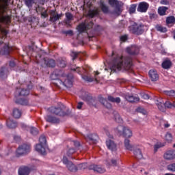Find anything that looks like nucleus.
<instances>
[{
	"label": "nucleus",
	"mask_w": 175,
	"mask_h": 175,
	"mask_svg": "<svg viewBox=\"0 0 175 175\" xmlns=\"http://www.w3.org/2000/svg\"><path fill=\"white\" fill-rule=\"evenodd\" d=\"M133 65L131 57L116 55L111 62V72H117V70H121L122 68L129 70Z\"/></svg>",
	"instance_id": "f257e3e1"
},
{
	"label": "nucleus",
	"mask_w": 175,
	"mask_h": 175,
	"mask_svg": "<svg viewBox=\"0 0 175 175\" xmlns=\"http://www.w3.org/2000/svg\"><path fill=\"white\" fill-rule=\"evenodd\" d=\"M129 31L133 35H143L144 33V25L134 23L129 27Z\"/></svg>",
	"instance_id": "f03ea898"
},
{
	"label": "nucleus",
	"mask_w": 175,
	"mask_h": 175,
	"mask_svg": "<svg viewBox=\"0 0 175 175\" xmlns=\"http://www.w3.org/2000/svg\"><path fill=\"white\" fill-rule=\"evenodd\" d=\"M40 144L36 146V150L41 154L42 155H44L46 154V144L47 143V140L46 139V137L44 135H41L39 139Z\"/></svg>",
	"instance_id": "7ed1b4c3"
},
{
	"label": "nucleus",
	"mask_w": 175,
	"mask_h": 175,
	"mask_svg": "<svg viewBox=\"0 0 175 175\" xmlns=\"http://www.w3.org/2000/svg\"><path fill=\"white\" fill-rule=\"evenodd\" d=\"M108 3L111 8H115L113 13L118 16H121V13H122V10L121 9L122 5L121 3H122L118 0H108Z\"/></svg>",
	"instance_id": "20e7f679"
},
{
	"label": "nucleus",
	"mask_w": 175,
	"mask_h": 175,
	"mask_svg": "<svg viewBox=\"0 0 175 175\" xmlns=\"http://www.w3.org/2000/svg\"><path fill=\"white\" fill-rule=\"evenodd\" d=\"M71 70H73V72H77L78 75H81L83 80L85 81H88V83H92V81H94V78L91 77L90 75L88 74V75H83L81 74L83 70L87 73V70H85L84 68L77 67L76 68H71Z\"/></svg>",
	"instance_id": "39448f33"
},
{
	"label": "nucleus",
	"mask_w": 175,
	"mask_h": 175,
	"mask_svg": "<svg viewBox=\"0 0 175 175\" xmlns=\"http://www.w3.org/2000/svg\"><path fill=\"white\" fill-rule=\"evenodd\" d=\"M29 151H31V145L29 144H23L17 148L16 157H21V155L28 154Z\"/></svg>",
	"instance_id": "423d86ee"
},
{
	"label": "nucleus",
	"mask_w": 175,
	"mask_h": 175,
	"mask_svg": "<svg viewBox=\"0 0 175 175\" xmlns=\"http://www.w3.org/2000/svg\"><path fill=\"white\" fill-rule=\"evenodd\" d=\"M94 27V23L92 21L90 22H82L81 24L78 25V31L79 33L85 32V31H88V29H91Z\"/></svg>",
	"instance_id": "0eeeda50"
},
{
	"label": "nucleus",
	"mask_w": 175,
	"mask_h": 175,
	"mask_svg": "<svg viewBox=\"0 0 175 175\" xmlns=\"http://www.w3.org/2000/svg\"><path fill=\"white\" fill-rule=\"evenodd\" d=\"M50 113L55 114V116H58L59 117H65L68 116V113L65 112L61 107H51L49 109Z\"/></svg>",
	"instance_id": "6e6552de"
},
{
	"label": "nucleus",
	"mask_w": 175,
	"mask_h": 175,
	"mask_svg": "<svg viewBox=\"0 0 175 175\" xmlns=\"http://www.w3.org/2000/svg\"><path fill=\"white\" fill-rule=\"evenodd\" d=\"M126 53H128L129 55H137V54L140 53V47L137 45H132L126 48Z\"/></svg>",
	"instance_id": "1a4fd4ad"
},
{
	"label": "nucleus",
	"mask_w": 175,
	"mask_h": 175,
	"mask_svg": "<svg viewBox=\"0 0 175 175\" xmlns=\"http://www.w3.org/2000/svg\"><path fill=\"white\" fill-rule=\"evenodd\" d=\"M30 85L27 86V88H22L21 90L17 89L15 92V96H28L29 95Z\"/></svg>",
	"instance_id": "9d476101"
},
{
	"label": "nucleus",
	"mask_w": 175,
	"mask_h": 175,
	"mask_svg": "<svg viewBox=\"0 0 175 175\" xmlns=\"http://www.w3.org/2000/svg\"><path fill=\"white\" fill-rule=\"evenodd\" d=\"M56 12V10H51L49 21L51 23H56V21H58L62 17V14H57Z\"/></svg>",
	"instance_id": "9b49d317"
},
{
	"label": "nucleus",
	"mask_w": 175,
	"mask_h": 175,
	"mask_svg": "<svg viewBox=\"0 0 175 175\" xmlns=\"http://www.w3.org/2000/svg\"><path fill=\"white\" fill-rule=\"evenodd\" d=\"M13 49L9 46V44H5V45L0 49V55H10Z\"/></svg>",
	"instance_id": "f8f14e48"
},
{
	"label": "nucleus",
	"mask_w": 175,
	"mask_h": 175,
	"mask_svg": "<svg viewBox=\"0 0 175 175\" xmlns=\"http://www.w3.org/2000/svg\"><path fill=\"white\" fill-rule=\"evenodd\" d=\"M44 65H45L46 68H55V66H57V63L54 59L44 57Z\"/></svg>",
	"instance_id": "ddd939ff"
},
{
	"label": "nucleus",
	"mask_w": 175,
	"mask_h": 175,
	"mask_svg": "<svg viewBox=\"0 0 175 175\" xmlns=\"http://www.w3.org/2000/svg\"><path fill=\"white\" fill-rule=\"evenodd\" d=\"M148 8H150V5L148 3L143 1L139 3L137 10L141 13H146V12L148 10Z\"/></svg>",
	"instance_id": "4468645a"
},
{
	"label": "nucleus",
	"mask_w": 175,
	"mask_h": 175,
	"mask_svg": "<svg viewBox=\"0 0 175 175\" xmlns=\"http://www.w3.org/2000/svg\"><path fill=\"white\" fill-rule=\"evenodd\" d=\"M163 157L166 159V161H172L175 159V150H167L165 152Z\"/></svg>",
	"instance_id": "2eb2a0df"
},
{
	"label": "nucleus",
	"mask_w": 175,
	"mask_h": 175,
	"mask_svg": "<svg viewBox=\"0 0 175 175\" xmlns=\"http://www.w3.org/2000/svg\"><path fill=\"white\" fill-rule=\"evenodd\" d=\"M106 146L108 150H110V151H112V152L117 151V144L114 142V141L107 139L106 141Z\"/></svg>",
	"instance_id": "dca6fc26"
},
{
	"label": "nucleus",
	"mask_w": 175,
	"mask_h": 175,
	"mask_svg": "<svg viewBox=\"0 0 175 175\" xmlns=\"http://www.w3.org/2000/svg\"><path fill=\"white\" fill-rule=\"evenodd\" d=\"M9 76V69L5 66L0 68V78L1 80H5Z\"/></svg>",
	"instance_id": "f3484780"
},
{
	"label": "nucleus",
	"mask_w": 175,
	"mask_h": 175,
	"mask_svg": "<svg viewBox=\"0 0 175 175\" xmlns=\"http://www.w3.org/2000/svg\"><path fill=\"white\" fill-rule=\"evenodd\" d=\"M89 170H94V172H96L97 173H105L106 172L105 167L94 164L89 166Z\"/></svg>",
	"instance_id": "a211bd4d"
},
{
	"label": "nucleus",
	"mask_w": 175,
	"mask_h": 175,
	"mask_svg": "<svg viewBox=\"0 0 175 175\" xmlns=\"http://www.w3.org/2000/svg\"><path fill=\"white\" fill-rule=\"evenodd\" d=\"M18 173L19 175H29V173H31V168L27 166H21L18 169Z\"/></svg>",
	"instance_id": "6ab92c4d"
},
{
	"label": "nucleus",
	"mask_w": 175,
	"mask_h": 175,
	"mask_svg": "<svg viewBox=\"0 0 175 175\" xmlns=\"http://www.w3.org/2000/svg\"><path fill=\"white\" fill-rule=\"evenodd\" d=\"M45 120L47 122H50L51 124H59V118L51 115L46 116Z\"/></svg>",
	"instance_id": "aec40b11"
},
{
	"label": "nucleus",
	"mask_w": 175,
	"mask_h": 175,
	"mask_svg": "<svg viewBox=\"0 0 175 175\" xmlns=\"http://www.w3.org/2000/svg\"><path fill=\"white\" fill-rule=\"evenodd\" d=\"M5 13H6V11H4L3 12H2V11H0V21H1V23L9 24L12 18H10V16L8 15L3 16Z\"/></svg>",
	"instance_id": "412c9836"
},
{
	"label": "nucleus",
	"mask_w": 175,
	"mask_h": 175,
	"mask_svg": "<svg viewBox=\"0 0 175 175\" xmlns=\"http://www.w3.org/2000/svg\"><path fill=\"white\" fill-rule=\"evenodd\" d=\"M149 77L152 81H157L159 79V75L157 70H150L149 71Z\"/></svg>",
	"instance_id": "4be33fe9"
},
{
	"label": "nucleus",
	"mask_w": 175,
	"mask_h": 175,
	"mask_svg": "<svg viewBox=\"0 0 175 175\" xmlns=\"http://www.w3.org/2000/svg\"><path fill=\"white\" fill-rule=\"evenodd\" d=\"M125 99L127 100L128 102H130L131 103H135L140 100V98L138 96H134L130 94H126Z\"/></svg>",
	"instance_id": "5701e85b"
},
{
	"label": "nucleus",
	"mask_w": 175,
	"mask_h": 175,
	"mask_svg": "<svg viewBox=\"0 0 175 175\" xmlns=\"http://www.w3.org/2000/svg\"><path fill=\"white\" fill-rule=\"evenodd\" d=\"M99 102H100V103L103 105V106H105V107H106L108 109H110L112 107L111 104L110 103H109V101H107V98H105L103 97H100Z\"/></svg>",
	"instance_id": "b1692460"
},
{
	"label": "nucleus",
	"mask_w": 175,
	"mask_h": 175,
	"mask_svg": "<svg viewBox=\"0 0 175 175\" xmlns=\"http://www.w3.org/2000/svg\"><path fill=\"white\" fill-rule=\"evenodd\" d=\"M6 125L10 129H14L15 128H17V122L10 118L7 120Z\"/></svg>",
	"instance_id": "393cba45"
},
{
	"label": "nucleus",
	"mask_w": 175,
	"mask_h": 175,
	"mask_svg": "<svg viewBox=\"0 0 175 175\" xmlns=\"http://www.w3.org/2000/svg\"><path fill=\"white\" fill-rule=\"evenodd\" d=\"M135 158L136 159H143V154L142 153V150L139 148H134L133 150Z\"/></svg>",
	"instance_id": "a878e982"
},
{
	"label": "nucleus",
	"mask_w": 175,
	"mask_h": 175,
	"mask_svg": "<svg viewBox=\"0 0 175 175\" xmlns=\"http://www.w3.org/2000/svg\"><path fill=\"white\" fill-rule=\"evenodd\" d=\"M10 0H1L3 4H0V11L3 13L4 12H6V10L8 9V6H9V1Z\"/></svg>",
	"instance_id": "bb28decb"
},
{
	"label": "nucleus",
	"mask_w": 175,
	"mask_h": 175,
	"mask_svg": "<svg viewBox=\"0 0 175 175\" xmlns=\"http://www.w3.org/2000/svg\"><path fill=\"white\" fill-rule=\"evenodd\" d=\"M124 143L126 150H129V151H133L135 146L131 144V140L125 139Z\"/></svg>",
	"instance_id": "cd10ccee"
},
{
	"label": "nucleus",
	"mask_w": 175,
	"mask_h": 175,
	"mask_svg": "<svg viewBox=\"0 0 175 175\" xmlns=\"http://www.w3.org/2000/svg\"><path fill=\"white\" fill-rule=\"evenodd\" d=\"M100 8L105 14H107L109 13V7L105 4V1H100Z\"/></svg>",
	"instance_id": "c85d7f7f"
},
{
	"label": "nucleus",
	"mask_w": 175,
	"mask_h": 175,
	"mask_svg": "<svg viewBox=\"0 0 175 175\" xmlns=\"http://www.w3.org/2000/svg\"><path fill=\"white\" fill-rule=\"evenodd\" d=\"M113 118L116 122H118V124H122V118H121V116L120 115V113H118V112L113 111Z\"/></svg>",
	"instance_id": "c756f323"
},
{
	"label": "nucleus",
	"mask_w": 175,
	"mask_h": 175,
	"mask_svg": "<svg viewBox=\"0 0 175 175\" xmlns=\"http://www.w3.org/2000/svg\"><path fill=\"white\" fill-rule=\"evenodd\" d=\"M15 103L17 105H21L22 106H28V100L25 98H16Z\"/></svg>",
	"instance_id": "7c9ffc66"
},
{
	"label": "nucleus",
	"mask_w": 175,
	"mask_h": 175,
	"mask_svg": "<svg viewBox=\"0 0 175 175\" xmlns=\"http://www.w3.org/2000/svg\"><path fill=\"white\" fill-rule=\"evenodd\" d=\"M64 87L67 88H70L72 85H73V81L72 79H69V77H66V79L63 81Z\"/></svg>",
	"instance_id": "2f4dec72"
},
{
	"label": "nucleus",
	"mask_w": 175,
	"mask_h": 175,
	"mask_svg": "<svg viewBox=\"0 0 175 175\" xmlns=\"http://www.w3.org/2000/svg\"><path fill=\"white\" fill-rule=\"evenodd\" d=\"M164 106H165V109H175V101L167 100L164 103Z\"/></svg>",
	"instance_id": "473e14b6"
},
{
	"label": "nucleus",
	"mask_w": 175,
	"mask_h": 175,
	"mask_svg": "<svg viewBox=\"0 0 175 175\" xmlns=\"http://www.w3.org/2000/svg\"><path fill=\"white\" fill-rule=\"evenodd\" d=\"M125 126L122 125H119L115 129L116 133H118L119 136H122V134L124 133V131L125 129Z\"/></svg>",
	"instance_id": "72a5a7b5"
},
{
	"label": "nucleus",
	"mask_w": 175,
	"mask_h": 175,
	"mask_svg": "<svg viewBox=\"0 0 175 175\" xmlns=\"http://www.w3.org/2000/svg\"><path fill=\"white\" fill-rule=\"evenodd\" d=\"M167 10H169V8L165 6L159 7L158 8V13L159 16H166Z\"/></svg>",
	"instance_id": "f704fd0d"
},
{
	"label": "nucleus",
	"mask_w": 175,
	"mask_h": 175,
	"mask_svg": "<svg viewBox=\"0 0 175 175\" xmlns=\"http://www.w3.org/2000/svg\"><path fill=\"white\" fill-rule=\"evenodd\" d=\"M86 140H89V142H96L98 139V135L96 134H88L85 137Z\"/></svg>",
	"instance_id": "c9c22d12"
},
{
	"label": "nucleus",
	"mask_w": 175,
	"mask_h": 175,
	"mask_svg": "<svg viewBox=\"0 0 175 175\" xmlns=\"http://www.w3.org/2000/svg\"><path fill=\"white\" fill-rule=\"evenodd\" d=\"M122 136L124 137H132V131L128 127H125Z\"/></svg>",
	"instance_id": "e433bc0d"
},
{
	"label": "nucleus",
	"mask_w": 175,
	"mask_h": 175,
	"mask_svg": "<svg viewBox=\"0 0 175 175\" xmlns=\"http://www.w3.org/2000/svg\"><path fill=\"white\" fill-rule=\"evenodd\" d=\"M107 100L112 102V103H121V98L120 97L114 98L113 96H108Z\"/></svg>",
	"instance_id": "4c0bfd02"
},
{
	"label": "nucleus",
	"mask_w": 175,
	"mask_h": 175,
	"mask_svg": "<svg viewBox=\"0 0 175 175\" xmlns=\"http://www.w3.org/2000/svg\"><path fill=\"white\" fill-rule=\"evenodd\" d=\"M156 105L160 111H162L163 113H165V111H166V107L165 106V103H162L161 102L157 100L156 102Z\"/></svg>",
	"instance_id": "58836bf2"
},
{
	"label": "nucleus",
	"mask_w": 175,
	"mask_h": 175,
	"mask_svg": "<svg viewBox=\"0 0 175 175\" xmlns=\"http://www.w3.org/2000/svg\"><path fill=\"white\" fill-rule=\"evenodd\" d=\"M161 66L163 69H170L172 67V62L170 60H165L163 62Z\"/></svg>",
	"instance_id": "ea45409f"
},
{
	"label": "nucleus",
	"mask_w": 175,
	"mask_h": 175,
	"mask_svg": "<svg viewBox=\"0 0 175 175\" xmlns=\"http://www.w3.org/2000/svg\"><path fill=\"white\" fill-rule=\"evenodd\" d=\"M38 10L41 12V18H47V17H49L47 10H44V8L38 6Z\"/></svg>",
	"instance_id": "a19ab883"
},
{
	"label": "nucleus",
	"mask_w": 175,
	"mask_h": 175,
	"mask_svg": "<svg viewBox=\"0 0 175 175\" xmlns=\"http://www.w3.org/2000/svg\"><path fill=\"white\" fill-rule=\"evenodd\" d=\"M165 23L167 25H170V24H172L174 25L175 24V17L174 16H170L166 18Z\"/></svg>",
	"instance_id": "79ce46f5"
},
{
	"label": "nucleus",
	"mask_w": 175,
	"mask_h": 175,
	"mask_svg": "<svg viewBox=\"0 0 175 175\" xmlns=\"http://www.w3.org/2000/svg\"><path fill=\"white\" fill-rule=\"evenodd\" d=\"M84 100H85V102H87L88 105H94L96 100V99L92 98V96H88V95L85 96Z\"/></svg>",
	"instance_id": "37998d69"
},
{
	"label": "nucleus",
	"mask_w": 175,
	"mask_h": 175,
	"mask_svg": "<svg viewBox=\"0 0 175 175\" xmlns=\"http://www.w3.org/2000/svg\"><path fill=\"white\" fill-rule=\"evenodd\" d=\"M66 167L70 170V172H77L79 169H77V167L75 166V164H73L72 162L69 163L68 165H66Z\"/></svg>",
	"instance_id": "c03bdc74"
},
{
	"label": "nucleus",
	"mask_w": 175,
	"mask_h": 175,
	"mask_svg": "<svg viewBox=\"0 0 175 175\" xmlns=\"http://www.w3.org/2000/svg\"><path fill=\"white\" fill-rule=\"evenodd\" d=\"M12 115L14 118H20V117H21V111L17 108H15L13 109Z\"/></svg>",
	"instance_id": "a18cd8bd"
},
{
	"label": "nucleus",
	"mask_w": 175,
	"mask_h": 175,
	"mask_svg": "<svg viewBox=\"0 0 175 175\" xmlns=\"http://www.w3.org/2000/svg\"><path fill=\"white\" fill-rule=\"evenodd\" d=\"M98 14H99V11H98V10H92L88 12V16L92 18H93V17H95V16H98Z\"/></svg>",
	"instance_id": "49530a36"
},
{
	"label": "nucleus",
	"mask_w": 175,
	"mask_h": 175,
	"mask_svg": "<svg viewBox=\"0 0 175 175\" xmlns=\"http://www.w3.org/2000/svg\"><path fill=\"white\" fill-rule=\"evenodd\" d=\"M57 66H59V68H66V60L59 59L57 61Z\"/></svg>",
	"instance_id": "de8ad7c7"
},
{
	"label": "nucleus",
	"mask_w": 175,
	"mask_h": 175,
	"mask_svg": "<svg viewBox=\"0 0 175 175\" xmlns=\"http://www.w3.org/2000/svg\"><path fill=\"white\" fill-rule=\"evenodd\" d=\"M165 143H161V142L157 143L154 146V152H157V151H158L159 148H161V147H165Z\"/></svg>",
	"instance_id": "09e8293b"
},
{
	"label": "nucleus",
	"mask_w": 175,
	"mask_h": 175,
	"mask_svg": "<svg viewBox=\"0 0 175 175\" xmlns=\"http://www.w3.org/2000/svg\"><path fill=\"white\" fill-rule=\"evenodd\" d=\"M25 5L29 8H31L32 6H33V4L35 3V0H23Z\"/></svg>",
	"instance_id": "8fccbe9b"
},
{
	"label": "nucleus",
	"mask_w": 175,
	"mask_h": 175,
	"mask_svg": "<svg viewBox=\"0 0 175 175\" xmlns=\"http://www.w3.org/2000/svg\"><path fill=\"white\" fill-rule=\"evenodd\" d=\"M58 76H59V74H58V71H54L51 75L50 78L51 79V80H57Z\"/></svg>",
	"instance_id": "3c124183"
},
{
	"label": "nucleus",
	"mask_w": 175,
	"mask_h": 175,
	"mask_svg": "<svg viewBox=\"0 0 175 175\" xmlns=\"http://www.w3.org/2000/svg\"><path fill=\"white\" fill-rule=\"evenodd\" d=\"M72 144H73V146H75V149L78 151V150H80V147L81 146V145L80 144V142L78 141H72Z\"/></svg>",
	"instance_id": "603ef678"
},
{
	"label": "nucleus",
	"mask_w": 175,
	"mask_h": 175,
	"mask_svg": "<svg viewBox=\"0 0 175 175\" xmlns=\"http://www.w3.org/2000/svg\"><path fill=\"white\" fill-rule=\"evenodd\" d=\"M0 32L2 35V38H8V33H9V31L0 28Z\"/></svg>",
	"instance_id": "864d4df0"
},
{
	"label": "nucleus",
	"mask_w": 175,
	"mask_h": 175,
	"mask_svg": "<svg viewBox=\"0 0 175 175\" xmlns=\"http://www.w3.org/2000/svg\"><path fill=\"white\" fill-rule=\"evenodd\" d=\"M66 17L67 18V21L66 22V24H68L69 21L73 20V15H72L70 12H66Z\"/></svg>",
	"instance_id": "5fc2aeb1"
},
{
	"label": "nucleus",
	"mask_w": 175,
	"mask_h": 175,
	"mask_svg": "<svg viewBox=\"0 0 175 175\" xmlns=\"http://www.w3.org/2000/svg\"><path fill=\"white\" fill-rule=\"evenodd\" d=\"M167 170L170 172H175V163L169 164L167 167Z\"/></svg>",
	"instance_id": "6e6d98bb"
},
{
	"label": "nucleus",
	"mask_w": 175,
	"mask_h": 175,
	"mask_svg": "<svg viewBox=\"0 0 175 175\" xmlns=\"http://www.w3.org/2000/svg\"><path fill=\"white\" fill-rule=\"evenodd\" d=\"M76 151H77L75 148H70L66 152V154L68 157H71V155H73V154H75V152H76Z\"/></svg>",
	"instance_id": "4d7b16f0"
},
{
	"label": "nucleus",
	"mask_w": 175,
	"mask_h": 175,
	"mask_svg": "<svg viewBox=\"0 0 175 175\" xmlns=\"http://www.w3.org/2000/svg\"><path fill=\"white\" fill-rule=\"evenodd\" d=\"M136 4H132L129 8L130 14H133L136 12Z\"/></svg>",
	"instance_id": "13d9d810"
},
{
	"label": "nucleus",
	"mask_w": 175,
	"mask_h": 175,
	"mask_svg": "<svg viewBox=\"0 0 175 175\" xmlns=\"http://www.w3.org/2000/svg\"><path fill=\"white\" fill-rule=\"evenodd\" d=\"M172 139H173V137L172 136V133H167L165 135L166 142H167L168 143H170V142H172Z\"/></svg>",
	"instance_id": "bf43d9fd"
},
{
	"label": "nucleus",
	"mask_w": 175,
	"mask_h": 175,
	"mask_svg": "<svg viewBox=\"0 0 175 175\" xmlns=\"http://www.w3.org/2000/svg\"><path fill=\"white\" fill-rule=\"evenodd\" d=\"M156 29L157 31H159V32H166L167 31V29H166V27H163L161 25H157L156 27Z\"/></svg>",
	"instance_id": "052dcab7"
},
{
	"label": "nucleus",
	"mask_w": 175,
	"mask_h": 175,
	"mask_svg": "<svg viewBox=\"0 0 175 175\" xmlns=\"http://www.w3.org/2000/svg\"><path fill=\"white\" fill-rule=\"evenodd\" d=\"M165 95L168 96H173L175 98V91L174 90H170V91H165Z\"/></svg>",
	"instance_id": "680f3d73"
},
{
	"label": "nucleus",
	"mask_w": 175,
	"mask_h": 175,
	"mask_svg": "<svg viewBox=\"0 0 175 175\" xmlns=\"http://www.w3.org/2000/svg\"><path fill=\"white\" fill-rule=\"evenodd\" d=\"M77 169H79L80 170H84V169H87V163L79 164Z\"/></svg>",
	"instance_id": "e2e57ef3"
},
{
	"label": "nucleus",
	"mask_w": 175,
	"mask_h": 175,
	"mask_svg": "<svg viewBox=\"0 0 175 175\" xmlns=\"http://www.w3.org/2000/svg\"><path fill=\"white\" fill-rule=\"evenodd\" d=\"M30 133L31 135H33L35 136L39 133V131H38V129L35 127H31L30 129Z\"/></svg>",
	"instance_id": "0e129e2a"
},
{
	"label": "nucleus",
	"mask_w": 175,
	"mask_h": 175,
	"mask_svg": "<svg viewBox=\"0 0 175 175\" xmlns=\"http://www.w3.org/2000/svg\"><path fill=\"white\" fill-rule=\"evenodd\" d=\"M79 54H80V52L71 51L70 55L72 58V61H75V59L77 58Z\"/></svg>",
	"instance_id": "69168bd1"
},
{
	"label": "nucleus",
	"mask_w": 175,
	"mask_h": 175,
	"mask_svg": "<svg viewBox=\"0 0 175 175\" xmlns=\"http://www.w3.org/2000/svg\"><path fill=\"white\" fill-rule=\"evenodd\" d=\"M137 113H141L142 114H144V116H146L147 114V111L144 109V108L138 107L137 109Z\"/></svg>",
	"instance_id": "338daca9"
},
{
	"label": "nucleus",
	"mask_w": 175,
	"mask_h": 175,
	"mask_svg": "<svg viewBox=\"0 0 175 175\" xmlns=\"http://www.w3.org/2000/svg\"><path fill=\"white\" fill-rule=\"evenodd\" d=\"M55 84H56L57 87H59V85H64V81L62 79L57 78L55 80Z\"/></svg>",
	"instance_id": "774afa93"
}]
</instances>
